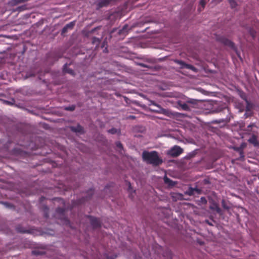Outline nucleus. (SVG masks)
<instances>
[{"mask_svg": "<svg viewBox=\"0 0 259 259\" xmlns=\"http://www.w3.org/2000/svg\"><path fill=\"white\" fill-rule=\"evenodd\" d=\"M16 230L17 232L22 233H29V231L28 230L24 229L21 226H18L16 227Z\"/></svg>", "mask_w": 259, "mask_h": 259, "instance_id": "nucleus-21", "label": "nucleus"}, {"mask_svg": "<svg viewBox=\"0 0 259 259\" xmlns=\"http://www.w3.org/2000/svg\"><path fill=\"white\" fill-rule=\"evenodd\" d=\"M91 34H92V33H89V31H88L84 33V36L88 37L91 35Z\"/></svg>", "mask_w": 259, "mask_h": 259, "instance_id": "nucleus-40", "label": "nucleus"}, {"mask_svg": "<svg viewBox=\"0 0 259 259\" xmlns=\"http://www.w3.org/2000/svg\"><path fill=\"white\" fill-rule=\"evenodd\" d=\"M147 61L152 63H154L155 62V59H148L147 60Z\"/></svg>", "mask_w": 259, "mask_h": 259, "instance_id": "nucleus-38", "label": "nucleus"}, {"mask_svg": "<svg viewBox=\"0 0 259 259\" xmlns=\"http://www.w3.org/2000/svg\"><path fill=\"white\" fill-rule=\"evenodd\" d=\"M75 25V21H73L69 22L65 25L61 30V34L62 36H65V34L67 33L68 30H72Z\"/></svg>", "mask_w": 259, "mask_h": 259, "instance_id": "nucleus-9", "label": "nucleus"}, {"mask_svg": "<svg viewBox=\"0 0 259 259\" xmlns=\"http://www.w3.org/2000/svg\"><path fill=\"white\" fill-rule=\"evenodd\" d=\"M101 28H102V26H101V25L96 27L94 28L93 29H92V30H89V33L93 34L94 32H95L97 30L101 29Z\"/></svg>", "mask_w": 259, "mask_h": 259, "instance_id": "nucleus-25", "label": "nucleus"}, {"mask_svg": "<svg viewBox=\"0 0 259 259\" xmlns=\"http://www.w3.org/2000/svg\"><path fill=\"white\" fill-rule=\"evenodd\" d=\"M254 126H255L254 123H251V124H249V125H248L247 128H248V130H250V129H251L252 127H253Z\"/></svg>", "mask_w": 259, "mask_h": 259, "instance_id": "nucleus-39", "label": "nucleus"}, {"mask_svg": "<svg viewBox=\"0 0 259 259\" xmlns=\"http://www.w3.org/2000/svg\"><path fill=\"white\" fill-rule=\"evenodd\" d=\"M55 217L56 219L60 220V222L63 224L66 225L70 224V221L65 214V209L64 208H57Z\"/></svg>", "mask_w": 259, "mask_h": 259, "instance_id": "nucleus-2", "label": "nucleus"}, {"mask_svg": "<svg viewBox=\"0 0 259 259\" xmlns=\"http://www.w3.org/2000/svg\"><path fill=\"white\" fill-rule=\"evenodd\" d=\"M102 38H99L97 37H93L92 38V44L94 45H95V49H98L99 47H101V49H107V38L104 39V40L102 42Z\"/></svg>", "mask_w": 259, "mask_h": 259, "instance_id": "nucleus-3", "label": "nucleus"}, {"mask_svg": "<svg viewBox=\"0 0 259 259\" xmlns=\"http://www.w3.org/2000/svg\"><path fill=\"white\" fill-rule=\"evenodd\" d=\"M32 253L34 255H39V254H42V252L40 251L39 250H34L32 251Z\"/></svg>", "mask_w": 259, "mask_h": 259, "instance_id": "nucleus-32", "label": "nucleus"}, {"mask_svg": "<svg viewBox=\"0 0 259 259\" xmlns=\"http://www.w3.org/2000/svg\"><path fill=\"white\" fill-rule=\"evenodd\" d=\"M75 109V107L73 106L68 107L66 108V110H70V111H73Z\"/></svg>", "mask_w": 259, "mask_h": 259, "instance_id": "nucleus-35", "label": "nucleus"}, {"mask_svg": "<svg viewBox=\"0 0 259 259\" xmlns=\"http://www.w3.org/2000/svg\"><path fill=\"white\" fill-rule=\"evenodd\" d=\"M228 2L232 9L235 8L237 6V3L235 0H228Z\"/></svg>", "mask_w": 259, "mask_h": 259, "instance_id": "nucleus-23", "label": "nucleus"}, {"mask_svg": "<svg viewBox=\"0 0 259 259\" xmlns=\"http://www.w3.org/2000/svg\"><path fill=\"white\" fill-rule=\"evenodd\" d=\"M117 148L120 149L121 150L123 149V146L120 142L117 141L115 143Z\"/></svg>", "mask_w": 259, "mask_h": 259, "instance_id": "nucleus-29", "label": "nucleus"}, {"mask_svg": "<svg viewBox=\"0 0 259 259\" xmlns=\"http://www.w3.org/2000/svg\"><path fill=\"white\" fill-rule=\"evenodd\" d=\"M236 51V53L238 54V50H235Z\"/></svg>", "mask_w": 259, "mask_h": 259, "instance_id": "nucleus-50", "label": "nucleus"}, {"mask_svg": "<svg viewBox=\"0 0 259 259\" xmlns=\"http://www.w3.org/2000/svg\"><path fill=\"white\" fill-rule=\"evenodd\" d=\"M248 142L253 144L254 146H256L258 145V142L257 140V137L255 135H253L249 139Z\"/></svg>", "mask_w": 259, "mask_h": 259, "instance_id": "nucleus-15", "label": "nucleus"}, {"mask_svg": "<svg viewBox=\"0 0 259 259\" xmlns=\"http://www.w3.org/2000/svg\"><path fill=\"white\" fill-rule=\"evenodd\" d=\"M164 182L166 184H168L170 185H174L173 181L170 180L169 178H167L166 177H164Z\"/></svg>", "mask_w": 259, "mask_h": 259, "instance_id": "nucleus-26", "label": "nucleus"}, {"mask_svg": "<svg viewBox=\"0 0 259 259\" xmlns=\"http://www.w3.org/2000/svg\"><path fill=\"white\" fill-rule=\"evenodd\" d=\"M128 119H135L136 118V117L135 116H133V115H130L128 117H127Z\"/></svg>", "mask_w": 259, "mask_h": 259, "instance_id": "nucleus-41", "label": "nucleus"}, {"mask_svg": "<svg viewBox=\"0 0 259 259\" xmlns=\"http://www.w3.org/2000/svg\"><path fill=\"white\" fill-rule=\"evenodd\" d=\"M71 130L72 132H75V133H83L84 130L83 127H82L81 125L78 124L76 126H71L70 127Z\"/></svg>", "mask_w": 259, "mask_h": 259, "instance_id": "nucleus-14", "label": "nucleus"}, {"mask_svg": "<svg viewBox=\"0 0 259 259\" xmlns=\"http://www.w3.org/2000/svg\"><path fill=\"white\" fill-rule=\"evenodd\" d=\"M240 154L241 157H244L243 152L242 151V150H241L240 151Z\"/></svg>", "mask_w": 259, "mask_h": 259, "instance_id": "nucleus-43", "label": "nucleus"}, {"mask_svg": "<svg viewBox=\"0 0 259 259\" xmlns=\"http://www.w3.org/2000/svg\"><path fill=\"white\" fill-rule=\"evenodd\" d=\"M104 52L106 53H108V50H104Z\"/></svg>", "mask_w": 259, "mask_h": 259, "instance_id": "nucleus-46", "label": "nucleus"}, {"mask_svg": "<svg viewBox=\"0 0 259 259\" xmlns=\"http://www.w3.org/2000/svg\"><path fill=\"white\" fill-rule=\"evenodd\" d=\"M210 208L211 210H215L218 213H219L220 214H222V211L221 209L219 207L218 205L216 203H214L213 204V206H210Z\"/></svg>", "mask_w": 259, "mask_h": 259, "instance_id": "nucleus-16", "label": "nucleus"}, {"mask_svg": "<svg viewBox=\"0 0 259 259\" xmlns=\"http://www.w3.org/2000/svg\"><path fill=\"white\" fill-rule=\"evenodd\" d=\"M0 100H1V99H0ZM2 101H3V102L4 104L8 105H11V106L13 105L15 103V100L14 99H12L11 101H7V100H2Z\"/></svg>", "mask_w": 259, "mask_h": 259, "instance_id": "nucleus-24", "label": "nucleus"}, {"mask_svg": "<svg viewBox=\"0 0 259 259\" xmlns=\"http://www.w3.org/2000/svg\"><path fill=\"white\" fill-rule=\"evenodd\" d=\"M128 28V26L125 24L121 29L113 28L110 32L111 37H112L114 33H117L119 35H124L127 32Z\"/></svg>", "mask_w": 259, "mask_h": 259, "instance_id": "nucleus-7", "label": "nucleus"}, {"mask_svg": "<svg viewBox=\"0 0 259 259\" xmlns=\"http://www.w3.org/2000/svg\"><path fill=\"white\" fill-rule=\"evenodd\" d=\"M0 36L7 37L6 35H2V34L0 35Z\"/></svg>", "mask_w": 259, "mask_h": 259, "instance_id": "nucleus-49", "label": "nucleus"}, {"mask_svg": "<svg viewBox=\"0 0 259 259\" xmlns=\"http://www.w3.org/2000/svg\"><path fill=\"white\" fill-rule=\"evenodd\" d=\"M177 105L179 108L181 109L186 111H191V107L189 106V105L187 103L183 102L181 101H179L177 102Z\"/></svg>", "mask_w": 259, "mask_h": 259, "instance_id": "nucleus-12", "label": "nucleus"}, {"mask_svg": "<svg viewBox=\"0 0 259 259\" xmlns=\"http://www.w3.org/2000/svg\"><path fill=\"white\" fill-rule=\"evenodd\" d=\"M139 65L143 67L148 68H150L149 66H148L147 65L144 64V63H140Z\"/></svg>", "mask_w": 259, "mask_h": 259, "instance_id": "nucleus-37", "label": "nucleus"}, {"mask_svg": "<svg viewBox=\"0 0 259 259\" xmlns=\"http://www.w3.org/2000/svg\"><path fill=\"white\" fill-rule=\"evenodd\" d=\"M175 62L177 64L180 65L181 66L180 68H181V69L187 68V69H190V70H192L194 72H198V69L196 67H195L194 66H193L191 64H187L184 61H183L182 60H176L175 61Z\"/></svg>", "mask_w": 259, "mask_h": 259, "instance_id": "nucleus-5", "label": "nucleus"}, {"mask_svg": "<svg viewBox=\"0 0 259 259\" xmlns=\"http://www.w3.org/2000/svg\"><path fill=\"white\" fill-rule=\"evenodd\" d=\"M114 0H98L97 3V10H99L102 8L106 7Z\"/></svg>", "mask_w": 259, "mask_h": 259, "instance_id": "nucleus-10", "label": "nucleus"}, {"mask_svg": "<svg viewBox=\"0 0 259 259\" xmlns=\"http://www.w3.org/2000/svg\"><path fill=\"white\" fill-rule=\"evenodd\" d=\"M142 158L147 163L152 164L154 166L159 165L162 163V160L159 157L158 153L155 151H143Z\"/></svg>", "mask_w": 259, "mask_h": 259, "instance_id": "nucleus-1", "label": "nucleus"}, {"mask_svg": "<svg viewBox=\"0 0 259 259\" xmlns=\"http://www.w3.org/2000/svg\"><path fill=\"white\" fill-rule=\"evenodd\" d=\"M205 4H206V3L204 0H200V1L199 2L200 5H201L203 8H204V7L205 6Z\"/></svg>", "mask_w": 259, "mask_h": 259, "instance_id": "nucleus-34", "label": "nucleus"}, {"mask_svg": "<svg viewBox=\"0 0 259 259\" xmlns=\"http://www.w3.org/2000/svg\"><path fill=\"white\" fill-rule=\"evenodd\" d=\"M230 116L227 115V117L225 118L222 119L220 120H215L214 122H215V123H221V122H224L225 123H227L230 122Z\"/></svg>", "mask_w": 259, "mask_h": 259, "instance_id": "nucleus-20", "label": "nucleus"}, {"mask_svg": "<svg viewBox=\"0 0 259 259\" xmlns=\"http://www.w3.org/2000/svg\"><path fill=\"white\" fill-rule=\"evenodd\" d=\"M44 198L43 197H41V200L42 201V199H43Z\"/></svg>", "mask_w": 259, "mask_h": 259, "instance_id": "nucleus-51", "label": "nucleus"}, {"mask_svg": "<svg viewBox=\"0 0 259 259\" xmlns=\"http://www.w3.org/2000/svg\"><path fill=\"white\" fill-rule=\"evenodd\" d=\"M152 105L155 106H156L157 107H158L159 108V110H156V112H157V113H165V112H166V110L161 108V106L159 105H158L157 104L154 103V102H152Z\"/></svg>", "mask_w": 259, "mask_h": 259, "instance_id": "nucleus-18", "label": "nucleus"}, {"mask_svg": "<svg viewBox=\"0 0 259 259\" xmlns=\"http://www.w3.org/2000/svg\"><path fill=\"white\" fill-rule=\"evenodd\" d=\"M68 64L67 63L65 64L63 66V71L65 73H68L70 74L73 75L74 71L70 68H68Z\"/></svg>", "mask_w": 259, "mask_h": 259, "instance_id": "nucleus-17", "label": "nucleus"}, {"mask_svg": "<svg viewBox=\"0 0 259 259\" xmlns=\"http://www.w3.org/2000/svg\"><path fill=\"white\" fill-rule=\"evenodd\" d=\"M153 22L151 19L150 18H148V19H146L144 22L143 23H150V22Z\"/></svg>", "mask_w": 259, "mask_h": 259, "instance_id": "nucleus-36", "label": "nucleus"}, {"mask_svg": "<svg viewBox=\"0 0 259 259\" xmlns=\"http://www.w3.org/2000/svg\"><path fill=\"white\" fill-rule=\"evenodd\" d=\"M222 111H227L228 115L230 114L229 109L226 107L225 104H221L218 106L216 108L213 107L211 110L212 113H218Z\"/></svg>", "mask_w": 259, "mask_h": 259, "instance_id": "nucleus-8", "label": "nucleus"}, {"mask_svg": "<svg viewBox=\"0 0 259 259\" xmlns=\"http://www.w3.org/2000/svg\"><path fill=\"white\" fill-rule=\"evenodd\" d=\"M183 152V149L179 146H175L170 149L168 154L173 157L179 156Z\"/></svg>", "mask_w": 259, "mask_h": 259, "instance_id": "nucleus-6", "label": "nucleus"}, {"mask_svg": "<svg viewBox=\"0 0 259 259\" xmlns=\"http://www.w3.org/2000/svg\"><path fill=\"white\" fill-rule=\"evenodd\" d=\"M186 103L188 104L192 105L191 107H195V105L197 104V100L193 99H189Z\"/></svg>", "mask_w": 259, "mask_h": 259, "instance_id": "nucleus-19", "label": "nucleus"}, {"mask_svg": "<svg viewBox=\"0 0 259 259\" xmlns=\"http://www.w3.org/2000/svg\"><path fill=\"white\" fill-rule=\"evenodd\" d=\"M215 39L221 43L225 46L228 47L230 48V49H235L234 44L230 39L224 36L220 35H216Z\"/></svg>", "mask_w": 259, "mask_h": 259, "instance_id": "nucleus-4", "label": "nucleus"}, {"mask_svg": "<svg viewBox=\"0 0 259 259\" xmlns=\"http://www.w3.org/2000/svg\"><path fill=\"white\" fill-rule=\"evenodd\" d=\"M48 211H49V208L46 206L44 209V214H45V217L46 218H48L49 217Z\"/></svg>", "mask_w": 259, "mask_h": 259, "instance_id": "nucleus-30", "label": "nucleus"}, {"mask_svg": "<svg viewBox=\"0 0 259 259\" xmlns=\"http://www.w3.org/2000/svg\"><path fill=\"white\" fill-rule=\"evenodd\" d=\"M5 95L4 94H0V97H5Z\"/></svg>", "mask_w": 259, "mask_h": 259, "instance_id": "nucleus-44", "label": "nucleus"}, {"mask_svg": "<svg viewBox=\"0 0 259 259\" xmlns=\"http://www.w3.org/2000/svg\"><path fill=\"white\" fill-rule=\"evenodd\" d=\"M3 204L7 208H14V205L13 204H12L11 203H10L4 202Z\"/></svg>", "mask_w": 259, "mask_h": 259, "instance_id": "nucleus-28", "label": "nucleus"}, {"mask_svg": "<svg viewBox=\"0 0 259 259\" xmlns=\"http://www.w3.org/2000/svg\"><path fill=\"white\" fill-rule=\"evenodd\" d=\"M247 33L250 35V36L254 39L256 36V31L253 27L247 26L246 28Z\"/></svg>", "mask_w": 259, "mask_h": 259, "instance_id": "nucleus-13", "label": "nucleus"}, {"mask_svg": "<svg viewBox=\"0 0 259 259\" xmlns=\"http://www.w3.org/2000/svg\"><path fill=\"white\" fill-rule=\"evenodd\" d=\"M206 222H207V224H208V225H211V226L212 225V224H211L210 223H209V222H208V221H207Z\"/></svg>", "mask_w": 259, "mask_h": 259, "instance_id": "nucleus-47", "label": "nucleus"}, {"mask_svg": "<svg viewBox=\"0 0 259 259\" xmlns=\"http://www.w3.org/2000/svg\"><path fill=\"white\" fill-rule=\"evenodd\" d=\"M221 203H222V207H223L224 209H226V210H229L230 209V206L228 204V203L225 200L223 199L222 200Z\"/></svg>", "mask_w": 259, "mask_h": 259, "instance_id": "nucleus-22", "label": "nucleus"}, {"mask_svg": "<svg viewBox=\"0 0 259 259\" xmlns=\"http://www.w3.org/2000/svg\"><path fill=\"white\" fill-rule=\"evenodd\" d=\"M128 191H131V190L132 189V186H131V184L130 182H128Z\"/></svg>", "mask_w": 259, "mask_h": 259, "instance_id": "nucleus-42", "label": "nucleus"}, {"mask_svg": "<svg viewBox=\"0 0 259 259\" xmlns=\"http://www.w3.org/2000/svg\"><path fill=\"white\" fill-rule=\"evenodd\" d=\"M88 218H90L91 224L93 228L96 229L101 227V223L98 219L92 216H88Z\"/></svg>", "mask_w": 259, "mask_h": 259, "instance_id": "nucleus-11", "label": "nucleus"}, {"mask_svg": "<svg viewBox=\"0 0 259 259\" xmlns=\"http://www.w3.org/2000/svg\"><path fill=\"white\" fill-rule=\"evenodd\" d=\"M244 116H245V118H247L249 116L247 113H245Z\"/></svg>", "mask_w": 259, "mask_h": 259, "instance_id": "nucleus-45", "label": "nucleus"}, {"mask_svg": "<svg viewBox=\"0 0 259 259\" xmlns=\"http://www.w3.org/2000/svg\"><path fill=\"white\" fill-rule=\"evenodd\" d=\"M25 50H24L23 52H22V54H24L25 52Z\"/></svg>", "mask_w": 259, "mask_h": 259, "instance_id": "nucleus-52", "label": "nucleus"}, {"mask_svg": "<svg viewBox=\"0 0 259 259\" xmlns=\"http://www.w3.org/2000/svg\"><path fill=\"white\" fill-rule=\"evenodd\" d=\"M200 201L203 203V204H206L207 203V200L206 199V198L204 197H202L201 198H200Z\"/></svg>", "mask_w": 259, "mask_h": 259, "instance_id": "nucleus-33", "label": "nucleus"}, {"mask_svg": "<svg viewBox=\"0 0 259 259\" xmlns=\"http://www.w3.org/2000/svg\"><path fill=\"white\" fill-rule=\"evenodd\" d=\"M93 193H94V190H93L92 189H91L88 192V194L89 197H87V198L85 199V200H88V199H89L92 197Z\"/></svg>", "mask_w": 259, "mask_h": 259, "instance_id": "nucleus-27", "label": "nucleus"}, {"mask_svg": "<svg viewBox=\"0 0 259 259\" xmlns=\"http://www.w3.org/2000/svg\"><path fill=\"white\" fill-rule=\"evenodd\" d=\"M117 130L115 128H112L108 131V132L111 134H115L117 133Z\"/></svg>", "mask_w": 259, "mask_h": 259, "instance_id": "nucleus-31", "label": "nucleus"}, {"mask_svg": "<svg viewBox=\"0 0 259 259\" xmlns=\"http://www.w3.org/2000/svg\"><path fill=\"white\" fill-rule=\"evenodd\" d=\"M34 75H35L34 74H31L29 75V76H34Z\"/></svg>", "mask_w": 259, "mask_h": 259, "instance_id": "nucleus-48", "label": "nucleus"}]
</instances>
